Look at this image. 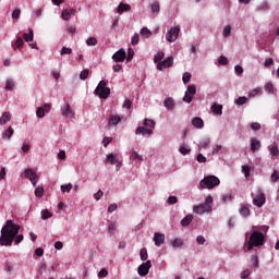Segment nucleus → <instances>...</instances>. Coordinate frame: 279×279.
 I'll use <instances>...</instances> for the list:
<instances>
[{
    "instance_id": "nucleus-50",
    "label": "nucleus",
    "mask_w": 279,
    "mask_h": 279,
    "mask_svg": "<svg viewBox=\"0 0 279 279\" xmlns=\"http://www.w3.org/2000/svg\"><path fill=\"white\" fill-rule=\"evenodd\" d=\"M180 154H182L183 156H186V154H191V149L186 148V146H181L179 148Z\"/></svg>"
},
{
    "instance_id": "nucleus-33",
    "label": "nucleus",
    "mask_w": 279,
    "mask_h": 279,
    "mask_svg": "<svg viewBox=\"0 0 279 279\" xmlns=\"http://www.w3.org/2000/svg\"><path fill=\"white\" fill-rule=\"evenodd\" d=\"M141 35L144 38H149V37H151V31H149V28H147V27H144L141 29Z\"/></svg>"
},
{
    "instance_id": "nucleus-55",
    "label": "nucleus",
    "mask_w": 279,
    "mask_h": 279,
    "mask_svg": "<svg viewBox=\"0 0 279 279\" xmlns=\"http://www.w3.org/2000/svg\"><path fill=\"white\" fill-rule=\"evenodd\" d=\"M247 101V98L246 97H239L236 100H235V104L238 106H243L245 102Z\"/></svg>"
},
{
    "instance_id": "nucleus-16",
    "label": "nucleus",
    "mask_w": 279,
    "mask_h": 279,
    "mask_svg": "<svg viewBox=\"0 0 279 279\" xmlns=\"http://www.w3.org/2000/svg\"><path fill=\"white\" fill-rule=\"evenodd\" d=\"M130 10H132V7L123 2H120V4L117 8L118 14H123V12H130Z\"/></svg>"
},
{
    "instance_id": "nucleus-27",
    "label": "nucleus",
    "mask_w": 279,
    "mask_h": 279,
    "mask_svg": "<svg viewBox=\"0 0 279 279\" xmlns=\"http://www.w3.org/2000/svg\"><path fill=\"white\" fill-rule=\"evenodd\" d=\"M191 221H193V215H187L181 220V226L186 228V226H191Z\"/></svg>"
},
{
    "instance_id": "nucleus-4",
    "label": "nucleus",
    "mask_w": 279,
    "mask_h": 279,
    "mask_svg": "<svg viewBox=\"0 0 279 279\" xmlns=\"http://www.w3.org/2000/svg\"><path fill=\"white\" fill-rule=\"evenodd\" d=\"M95 95H97L100 99H108L110 97V87H108V83L106 81H100L95 89Z\"/></svg>"
},
{
    "instance_id": "nucleus-17",
    "label": "nucleus",
    "mask_w": 279,
    "mask_h": 279,
    "mask_svg": "<svg viewBox=\"0 0 279 279\" xmlns=\"http://www.w3.org/2000/svg\"><path fill=\"white\" fill-rule=\"evenodd\" d=\"M75 9H65L61 12V17L63 19V21H69L71 19V15L75 14Z\"/></svg>"
},
{
    "instance_id": "nucleus-2",
    "label": "nucleus",
    "mask_w": 279,
    "mask_h": 279,
    "mask_svg": "<svg viewBox=\"0 0 279 279\" xmlns=\"http://www.w3.org/2000/svg\"><path fill=\"white\" fill-rule=\"evenodd\" d=\"M260 245H265V234L260 231H254L248 239L247 250L252 252L254 247H260Z\"/></svg>"
},
{
    "instance_id": "nucleus-10",
    "label": "nucleus",
    "mask_w": 279,
    "mask_h": 279,
    "mask_svg": "<svg viewBox=\"0 0 279 279\" xmlns=\"http://www.w3.org/2000/svg\"><path fill=\"white\" fill-rule=\"evenodd\" d=\"M51 112V105L50 104H45L43 107L37 108L36 111V117L38 119H43L45 114Z\"/></svg>"
},
{
    "instance_id": "nucleus-22",
    "label": "nucleus",
    "mask_w": 279,
    "mask_h": 279,
    "mask_svg": "<svg viewBox=\"0 0 279 279\" xmlns=\"http://www.w3.org/2000/svg\"><path fill=\"white\" fill-rule=\"evenodd\" d=\"M11 119H12V114L10 112L5 111L4 113H2V116L0 118V125H5V123L11 121Z\"/></svg>"
},
{
    "instance_id": "nucleus-31",
    "label": "nucleus",
    "mask_w": 279,
    "mask_h": 279,
    "mask_svg": "<svg viewBox=\"0 0 279 279\" xmlns=\"http://www.w3.org/2000/svg\"><path fill=\"white\" fill-rule=\"evenodd\" d=\"M208 145H210V138L206 137L199 142L198 147H199V149H202V147L204 149H206V147H208Z\"/></svg>"
},
{
    "instance_id": "nucleus-60",
    "label": "nucleus",
    "mask_w": 279,
    "mask_h": 279,
    "mask_svg": "<svg viewBox=\"0 0 279 279\" xmlns=\"http://www.w3.org/2000/svg\"><path fill=\"white\" fill-rule=\"evenodd\" d=\"M253 267H258V256L252 255L251 257Z\"/></svg>"
},
{
    "instance_id": "nucleus-41",
    "label": "nucleus",
    "mask_w": 279,
    "mask_h": 279,
    "mask_svg": "<svg viewBox=\"0 0 279 279\" xmlns=\"http://www.w3.org/2000/svg\"><path fill=\"white\" fill-rule=\"evenodd\" d=\"M191 77H192L191 73L185 72V73L183 74V77H182L183 84H189V82H191Z\"/></svg>"
},
{
    "instance_id": "nucleus-46",
    "label": "nucleus",
    "mask_w": 279,
    "mask_h": 279,
    "mask_svg": "<svg viewBox=\"0 0 279 279\" xmlns=\"http://www.w3.org/2000/svg\"><path fill=\"white\" fill-rule=\"evenodd\" d=\"M141 260H146L148 258L147 248H142L140 252Z\"/></svg>"
},
{
    "instance_id": "nucleus-38",
    "label": "nucleus",
    "mask_w": 279,
    "mask_h": 279,
    "mask_svg": "<svg viewBox=\"0 0 279 279\" xmlns=\"http://www.w3.org/2000/svg\"><path fill=\"white\" fill-rule=\"evenodd\" d=\"M240 214L242 215V217H250V208H247V206H242Z\"/></svg>"
},
{
    "instance_id": "nucleus-8",
    "label": "nucleus",
    "mask_w": 279,
    "mask_h": 279,
    "mask_svg": "<svg viewBox=\"0 0 279 279\" xmlns=\"http://www.w3.org/2000/svg\"><path fill=\"white\" fill-rule=\"evenodd\" d=\"M193 210L196 215H204V213H210V210H213V206L203 203L194 206Z\"/></svg>"
},
{
    "instance_id": "nucleus-5",
    "label": "nucleus",
    "mask_w": 279,
    "mask_h": 279,
    "mask_svg": "<svg viewBox=\"0 0 279 279\" xmlns=\"http://www.w3.org/2000/svg\"><path fill=\"white\" fill-rule=\"evenodd\" d=\"M265 193H263L262 189H257L255 197H253V204L254 206H257V208H262V206L265 204Z\"/></svg>"
},
{
    "instance_id": "nucleus-62",
    "label": "nucleus",
    "mask_w": 279,
    "mask_h": 279,
    "mask_svg": "<svg viewBox=\"0 0 279 279\" xmlns=\"http://www.w3.org/2000/svg\"><path fill=\"white\" fill-rule=\"evenodd\" d=\"M234 71H235L236 75H243V66L235 65Z\"/></svg>"
},
{
    "instance_id": "nucleus-6",
    "label": "nucleus",
    "mask_w": 279,
    "mask_h": 279,
    "mask_svg": "<svg viewBox=\"0 0 279 279\" xmlns=\"http://www.w3.org/2000/svg\"><path fill=\"white\" fill-rule=\"evenodd\" d=\"M178 36H180V26H173L166 34V39L168 43H175V40H178Z\"/></svg>"
},
{
    "instance_id": "nucleus-15",
    "label": "nucleus",
    "mask_w": 279,
    "mask_h": 279,
    "mask_svg": "<svg viewBox=\"0 0 279 279\" xmlns=\"http://www.w3.org/2000/svg\"><path fill=\"white\" fill-rule=\"evenodd\" d=\"M135 134H142V136H145V134H148V136H151L154 134V130L147 129L146 126H140L136 129Z\"/></svg>"
},
{
    "instance_id": "nucleus-43",
    "label": "nucleus",
    "mask_w": 279,
    "mask_h": 279,
    "mask_svg": "<svg viewBox=\"0 0 279 279\" xmlns=\"http://www.w3.org/2000/svg\"><path fill=\"white\" fill-rule=\"evenodd\" d=\"M183 101H185V104H191V101H193V95L189 94V92H185Z\"/></svg>"
},
{
    "instance_id": "nucleus-30",
    "label": "nucleus",
    "mask_w": 279,
    "mask_h": 279,
    "mask_svg": "<svg viewBox=\"0 0 279 279\" xmlns=\"http://www.w3.org/2000/svg\"><path fill=\"white\" fill-rule=\"evenodd\" d=\"M172 247H184V242L182 241V239H174L171 242Z\"/></svg>"
},
{
    "instance_id": "nucleus-26",
    "label": "nucleus",
    "mask_w": 279,
    "mask_h": 279,
    "mask_svg": "<svg viewBox=\"0 0 279 279\" xmlns=\"http://www.w3.org/2000/svg\"><path fill=\"white\" fill-rule=\"evenodd\" d=\"M144 128L148 130H154L156 128V122L151 119H145L144 120Z\"/></svg>"
},
{
    "instance_id": "nucleus-63",
    "label": "nucleus",
    "mask_w": 279,
    "mask_h": 279,
    "mask_svg": "<svg viewBox=\"0 0 279 279\" xmlns=\"http://www.w3.org/2000/svg\"><path fill=\"white\" fill-rule=\"evenodd\" d=\"M270 154H271V156H278V154H279L278 146H272L270 148Z\"/></svg>"
},
{
    "instance_id": "nucleus-42",
    "label": "nucleus",
    "mask_w": 279,
    "mask_h": 279,
    "mask_svg": "<svg viewBox=\"0 0 279 279\" xmlns=\"http://www.w3.org/2000/svg\"><path fill=\"white\" fill-rule=\"evenodd\" d=\"M257 9H258L259 11H267V10H269V3H267V1H264V2H262V3L257 7Z\"/></svg>"
},
{
    "instance_id": "nucleus-54",
    "label": "nucleus",
    "mask_w": 279,
    "mask_h": 279,
    "mask_svg": "<svg viewBox=\"0 0 279 279\" xmlns=\"http://www.w3.org/2000/svg\"><path fill=\"white\" fill-rule=\"evenodd\" d=\"M231 32H232V27H230V26H225L223 33H222L223 36H225V38H228V36H230Z\"/></svg>"
},
{
    "instance_id": "nucleus-1",
    "label": "nucleus",
    "mask_w": 279,
    "mask_h": 279,
    "mask_svg": "<svg viewBox=\"0 0 279 279\" xmlns=\"http://www.w3.org/2000/svg\"><path fill=\"white\" fill-rule=\"evenodd\" d=\"M21 226L14 223V220H7L5 225L1 229L0 245L4 247H10L12 243H21L23 241V234H19Z\"/></svg>"
},
{
    "instance_id": "nucleus-52",
    "label": "nucleus",
    "mask_w": 279,
    "mask_h": 279,
    "mask_svg": "<svg viewBox=\"0 0 279 279\" xmlns=\"http://www.w3.org/2000/svg\"><path fill=\"white\" fill-rule=\"evenodd\" d=\"M21 17V9H15L12 12V19L17 20Z\"/></svg>"
},
{
    "instance_id": "nucleus-57",
    "label": "nucleus",
    "mask_w": 279,
    "mask_h": 279,
    "mask_svg": "<svg viewBox=\"0 0 279 279\" xmlns=\"http://www.w3.org/2000/svg\"><path fill=\"white\" fill-rule=\"evenodd\" d=\"M108 277V270L106 268L100 269L98 272V278H106Z\"/></svg>"
},
{
    "instance_id": "nucleus-61",
    "label": "nucleus",
    "mask_w": 279,
    "mask_h": 279,
    "mask_svg": "<svg viewBox=\"0 0 279 279\" xmlns=\"http://www.w3.org/2000/svg\"><path fill=\"white\" fill-rule=\"evenodd\" d=\"M251 130H254L255 132H258V130H260V123L258 122H253L251 124Z\"/></svg>"
},
{
    "instance_id": "nucleus-13",
    "label": "nucleus",
    "mask_w": 279,
    "mask_h": 279,
    "mask_svg": "<svg viewBox=\"0 0 279 279\" xmlns=\"http://www.w3.org/2000/svg\"><path fill=\"white\" fill-rule=\"evenodd\" d=\"M153 241L157 247H160V245H165V234L160 232H155Z\"/></svg>"
},
{
    "instance_id": "nucleus-53",
    "label": "nucleus",
    "mask_w": 279,
    "mask_h": 279,
    "mask_svg": "<svg viewBox=\"0 0 279 279\" xmlns=\"http://www.w3.org/2000/svg\"><path fill=\"white\" fill-rule=\"evenodd\" d=\"M14 45H15V47H17V49H21V47H23V45H25V41H23V38L17 37Z\"/></svg>"
},
{
    "instance_id": "nucleus-19",
    "label": "nucleus",
    "mask_w": 279,
    "mask_h": 279,
    "mask_svg": "<svg viewBox=\"0 0 279 279\" xmlns=\"http://www.w3.org/2000/svg\"><path fill=\"white\" fill-rule=\"evenodd\" d=\"M211 112L214 114H217L218 117H221V114H223V106H221L219 104H214L211 106Z\"/></svg>"
},
{
    "instance_id": "nucleus-11",
    "label": "nucleus",
    "mask_w": 279,
    "mask_h": 279,
    "mask_svg": "<svg viewBox=\"0 0 279 279\" xmlns=\"http://www.w3.org/2000/svg\"><path fill=\"white\" fill-rule=\"evenodd\" d=\"M128 54L125 53L124 49H120L112 54L113 62H125Z\"/></svg>"
},
{
    "instance_id": "nucleus-23",
    "label": "nucleus",
    "mask_w": 279,
    "mask_h": 279,
    "mask_svg": "<svg viewBox=\"0 0 279 279\" xmlns=\"http://www.w3.org/2000/svg\"><path fill=\"white\" fill-rule=\"evenodd\" d=\"M13 134H14V129H12V126H9L8 130H4L2 132V138H4V141H10Z\"/></svg>"
},
{
    "instance_id": "nucleus-9",
    "label": "nucleus",
    "mask_w": 279,
    "mask_h": 279,
    "mask_svg": "<svg viewBox=\"0 0 279 279\" xmlns=\"http://www.w3.org/2000/svg\"><path fill=\"white\" fill-rule=\"evenodd\" d=\"M149 269H151V260H147L146 263H143L138 269L137 274L142 277L147 276L149 274Z\"/></svg>"
},
{
    "instance_id": "nucleus-12",
    "label": "nucleus",
    "mask_w": 279,
    "mask_h": 279,
    "mask_svg": "<svg viewBox=\"0 0 279 279\" xmlns=\"http://www.w3.org/2000/svg\"><path fill=\"white\" fill-rule=\"evenodd\" d=\"M170 66H173V57H168L166 60L160 61L157 64L158 71H162L165 69H169Z\"/></svg>"
},
{
    "instance_id": "nucleus-29",
    "label": "nucleus",
    "mask_w": 279,
    "mask_h": 279,
    "mask_svg": "<svg viewBox=\"0 0 279 279\" xmlns=\"http://www.w3.org/2000/svg\"><path fill=\"white\" fill-rule=\"evenodd\" d=\"M51 217H53V214H51V211H49L48 209L41 210V219L47 220L51 219Z\"/></svg>"
},
{
    "instance_id": "nucleus-37",
    "label": "nucleus",
    "mask_w": 279,
    "mask_h": 279,
    "mask_svg": "<svg viewBox=\"0 0 279 279\" xmlns=\"http://www.w3.org/2000/svg\"><path fill=\"white\" fill-rule=\"evenodd\" d=\"M5 89L7 90H14V81L12 78L7 80Z\"/></svg>"
},
{
    "instance_id": "nucleus-56",
    "label": "nucleus",
    "mask_w": 279,
    "mask_h": 279,
    "mask_svg": "<svg viewBox=\"0 0 279 279\" xmlns=\"http://www.w3.org/2000/svg\"><path fill=\"white\" fill-rule=\"evenodd\" d=\"M242 171H243L245 178H250V171H251L250 166H243Z\"/></svg>"
},
{
    "instance_id": "nucleus-51",
    "label": "nucleus",
    "mask_w": 279,
    "mask_h": 279,
    "mask_svg": "<svg viewBox=\"0 0 279 279\" xmlns=\"http://www.w3.org/2000/svg\"><path fill=\"white\" fill-rule=\"evenodd\" d=\"M278 180H279V171L274 170V172L271 173V182H278Z\"/></svg>"
},
{
    "instance_id": "nucleus-7",
    "label": "nucleus",
    "mask_w": 279,
    "mask_h": 279,
    "mask_svg": "<svg viewBox=\"0 0 279 279\" xmlns=\"http://www.w3.org/2000/svg\"><path fill=\"white\" fill-rule=\"evenodd\" d=\"M24 175L25 178H27V180L32 182L33 186H36V184H38V174H36L33 169H26L24 171Z\"/></svg>"
},
{
    "instance_id": "nucleus-45",
    "label": "nucleus",
    "mask_w": 279,
    "mask_h": 279,
    "mask_svg": "<svg viewBox=\"0 0 279 279\" xmlns=\"http://www.w3.org/2000/svg\"><path fill=\"white\" fill-rule=\"evenodd\" d=\"M150 10H151V12H160V3L159 2H154L150 5Z\"/></svg>"
},
{
    "instance_id": "nucleus-14",
    "label": "nucleus",
    "mask_w": 279,
    "mask_h": 279,
    "mask_svg": "<svg viewBox=\"0 0 279 279\" xmlns=\"http://www.w3.org/2000/svg\"><path fill=\"white\" fill-rule=\"evenodd\" d=\"M62 110V116L66 117L68 119H71L74 114L73 109L71 108V105L66 104L63 106Z\"/></svg>"
},
{
    "instance_id": "nucleus-24",
    "label": "nucleus",
    "mask_w": 279,
    "mask_h": 279,
    "mask_svg": "<svg viewBox=\"0 0 279 279\" xmlns=\"http://www.w3.org/2000/svg\"><path fill=\"white\" fill-rule=\"evenodd\" d=\"M107 162H109V165H117V162H119V155H117V154H109L107 156Z\"/></svg>"
},
{
    "instance_id": "nucleus-32",
    "label": "nucleus",
    "mask_w": 279,
    "mask_h": 279,
    "mask_svg": "<svg viewBox=\"0 0 279 279\" xmlns=\"http://www.w3.org/2000/svg\"><path fill=\"white\" fill-rule=\"evenodd\" d=\"M87 47H95L97 46V38L96 37H89L86 39Z\"/></svg>"
},
{
    "instance_id": "nucleus-49",
    "label": "nucleus",
    "mask_w": 279,
    "mask_h": 279,
    "mask_svg": "<svg viewBox=\"0 0 279 279\" xmlns=\"http://www.w3.org/2000/svg\"><path fill=\"white\" fill-rule=\"evenodd\" d=\"M88 74H89V71L88 69L86 70H83L80 74V80H88Z\"/></svg>"
},
{
    "instance_id": "nucleus-40",
    "label": "nucleus",
    "mask_w": 279,
    "mask_h": 279,
    "mask_svg": "<svg viewBox=\"0 0 279 279\" xmlns=\"http://www.w3.org/2000/svg\"><path fill=\"white\" fill-rule=\"evenodd\" d=\"M73 53V50L71 48L62 47L60 54L61 56H71Z\"/></svg>"
},
{
    "instance_id": "nucleus-48",
    "label": "nucleus",
    "mask_w": 279,
    "mask_h": 279,
    "mask_svg": "<svg viewBox=\"0 0 279 279\" xmlns=\"http://www.w3.org/2000/svg\"><path fill=\"white\" fill-rule=\"evenodd\" d=\"M108 232H109V234H114V232H117V225H114L113 222H111V223L108 226Z\"/></svg>"
},
{
    "instance_id": "nucleus-59",
    "label": "nucleus",
    "mask_w": 279,
    "mask_h": 279,
    "mask_svg": "<svg viewBox=\"0 0 279 279\" xmlns=\"http://www.w3.org/2000/svg\"><path fill=\"white\" fill-rule=\"evenodd\" d=\"M218 63L221 64V65L228 64V58H226L223 56H220L219 59H218Z\"/></svg>"
},
{
    "instance_id": "nucleus-36",
    "label": "nucleus",
    "mask_w": 279,
    "mask_h": 279,
    "mask_svg": "<svg viewBox=\"0 0 279 279\" xmlns=\"http://www.w3.org/2000/svg\"><path fill=\"white\" fill-rule=\"evenodd\" d=\"M162 58H165V52L163 51H159L155 54L154 57V62H161Z\"/></svg>"
},
{
    "instance_id": "nucleus-35",
    "label": "nucleus",
    "mask_w": 279,
    "mask_h": 279,
    "mask_svg": "<svg viewBox=\"0 0 279 279\" xmlns=\"http://www.w3.org/2000/svg\"><path fill=\"white\" fill-rule=\"evenodd\" d=\"M43 195H45V187L43 186H38L35 189V196L37 197H43Z\"/></svg>"
},
{
    "instance_id": "nucleus-21",
    "label": "nucleus",
    "mask_w": 279,
    "mask_h": 279,
    "mask_svg": "<svg viewBox=\"0 0 279 279\" xmlns=\"http://www.w3.org/2000/svg\"><path fill=\"white\" fill-rule=\"evenodd\" d=\"M163 106H165V108H167V110H173V108H175V100H173V98H171V97H168L163 101Z\"/></svg>"
},
{
    "instance_id": "nucleus-39",
    "label": "nucleus",
    "mask_w": 279,
    "mask_h": 279,
    "mask_svg": "<svg viewBox=\"0 0 279 279\" xmlns=\"http://www.w3.org/2000/svg\"><path fill=\"white\" fill-rule=\"evenodd\" d=\"M265 90H267V93H270L271 95H274L276 93V89L274 88V84H271V83H267L265 85Z\"/></svg>"
},
{
    "instance_id": "nucleus-44",
    "label": "nucleus",
    "mask_w": 279,
    "mask_h": 279,
    "mask_svg": "<svg viewBox=\"0 0 279 279\" xmlns=\"http://www.w3.org/2000/svg\"><path fill=\"white\" fill-rule=\"evenodd\" d=\"M132 158H133V160H137L138 162H142V160H143V156L138 155V153H136V150H132Z\"/></svg>"
},
{
    "instance_id": "nucleus-3",
    "label": "nucleus",
    "mask_w": 279,
    "mask_h": 279,
    "mask_svg": "<svg viewBox=\"0 0 279 279\" xmlns=\"http://www.w3.org/2000/svg\"><path fill=\"white\" fill-rule=\"evenodd\" d=\"M219 184H221V181L216 175L205 177L199 182L201 189H208V190H213L215 189V186H219Z\"/></svg>"
},
{
    "instance_id": "nucleus-25",
    "label": "nucleus",
    "mask_w": 279,
    "mask_h": 279,
    "mask_svg": "<svg viewBox=\"0 0 279 279\" xmlns=\"http://www.w3.org/2000/svg\"><path fill=\"white\" fill-rule=\"evenodd\" d=\"M22 38H24L25 43H33L34 41V31L29 28V33H24L22 35Z\"/></svg>"
},
{
    "instance_id": "nucleus-18",
    "label": "nucleus",
    "mask_w": 279,
    "mask_h": 279,
    "mask_svg": "<svg viewBox=\"0 0 279 279\" xmlns=\"http://www.w3.org/2000/svg\"><path fill=\"white\" fill-rule=\"evenodd\" d=\"M260 149V141L256 138H251V151L252 154H256Z\"/></svg>"
},
{
    "instance_id": "nucleus-28",
    "label": "nucleus",
    "mask_w": 279,
    "mask_h": 279,
    "mask_svg": "<svg viewBox=\"0 0 279 279\" xmlns=\"http://www.w3.org/2000/svg\"><path fill=\"white\" fill-rule=\"evenodd\" d=\"M121 118L120 116H110L109 118V125H117L119 124V122H121Z\"/></svg>"
},
{
    "instance_id": "nucleus-58",
    "label": "nucleus",
    "mask_w": 279,
    "mask_h": 279,
    "mask_svg": "<svg viewBox=\"0 0 279 279\" xmlns=\"http://www.w3.org/2000/svg\"><path fill=\"white\" fill-rule=\"evenodd\" d=\"M94 197H95L96 202H99V199H101V197H104V191L99 190L97 193L94 194Z\"/></svg>"
},
{
    "instance_id": "nucleus-34",
    "label": "nucleus",
    "mask_w": 279,
    "mask_h": 279,
    "mask_svg": "<svg viewBox=\"0 0 279 279\" xmlns=\"http://www.w3.org/2000/svg\"><path fill=\"white\" fill-rule=\"evenodd\" d=\"M72 189H73V184L71 183L61 185L62 193H71Z\"/></svg>"
},
{
    "instance_id": "nucleus-64",
    "label": "nucleus",
    "mask_w": 279,
    "mask_h": 279,
    "mask_svg": "<svg viewBox=\"0 0 279 279\" xmlns=\"http://www.w3.org/2000/svg\"><path fill=\"white\" fill-rule=\"evenodd\" d=\"M141 39V36L138 34H135L133 37H132V45H137L138 44V40Z\"/></svg>"
},
{
    "instance_id": "nucleus-47",
    "label": "nucleus",
    "mask_w": 279,
    "mask_h": 279,
    "mask_svg": "<svg viewBox=\"0 0 279 279\" xmlns=\"http://www.w3.org/2000/svg\"><path fill=\"white\" fill-rule=\"evenodd\" d=\"M189 95H195V93H197V89L195 88V85H189L187 90L185 92Z\"/></svg>"
},
{
    "instance_id": "nucleus-20",
    "label": "nucleus",
    "mask_w": 279,
    "mask_h": 279,
    "mask_svg": "<svg viewBox=\"0 0 279 279\" xmlns=\"http://www.w3.org/2000/svg\"><path fill=\"white\" fill-rule=\"evenodd\" d=\"M192 125L197 130H202V128H204V120L199 117H196L192 120Z\"/></svg>"
}]
</instances>
